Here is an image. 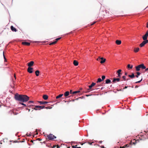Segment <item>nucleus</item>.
I'll return each mask as SVG.
<instances>
[{"mask_svg": "<svg viewBox=\"0 0 148 148\" xmlns=\"http://www.w3.org/2000/svg\"><path fill=\"white\" fill-rule=\"evenodd\" d=\"M145 35L148 36V30L146 32Z\"/></svg>", "mask_w": 148, "mask_h": 148, "instance_id": "45", "label": "nucleus"}, {"mask_svg": "<svg viewBox=\"0 0 148 148\" xmlns=\"http://www.w3.org/2000/svg\"><path fill=\"white\" fill-rule=\"evenodd\" d=\"M80 92V91L79 90L77 91H75L73 92L72 93V94H77V93H78L79 92Z\"/></svg>", "mask_w": 148, "mask_h": 148, "instance_id": "27", "label": "nucleus"}, {"mask_svg": "<svg viewBox=\"0 0 148 148\" xmlns=\"http://www.w3.org/2000/svg\"><path fill=\"white\" fill-rule=\"evenodd\" d=\"M63 95V94H60L58 96H56V99H58L61 97H62V96Z\"/></svg>", "mask_w": 148, "mask_h": 148, "instance_id": "23", "label": "nucleus"}, {"mask_svg": "<svg viewBox=\"0 0 148 148\" xmlns=\"http://www.w3.org/2000/svg\"><path fill=\"white\" fill-rule=\"evenodd\" d=\"M72 92V90H70V92H70V93H71V94H72V92Z\"/></svg>", "mask_w": 148, "mask_h": 148, "instance_id": "49", "label": "nucleus"}, {"mask_svg": "<svg viewBox=\"0 0 148 148\" xmlns=\"http://www.w3.org/2000/svg\"><path fill=\"white\" fill-rule=\"evenodd\" d=\"M70 94V92L69 91H67L65 92L64 94V95L65 97H66L68 96Z\"/></svg>", "mask_w": 148, "mask_h": 148, "instance_id": "12", "label": "nucleus"}, {"mask_svg": "<svg viewBox=\"0 0 148 148\" xmlns=\"http://www.w3.org/2000/svg\"><path fill=\"white\" fill-rule=\"evenodd\" d=\"M22 44L27 46H29L30 43L29 42H22Z\"/></svg>", "mask_w": 148, "mask_h": 148, "instance_id": "10", "label": "nucleus"}, {"mask_svg": "<svg viewBox=\"0 0 148 148\" xmlns=\"http://www.w3.org/2000/svg\"><path fill=\"white\" fill-rule=\"evenodd\" d=\"M96 84V83L94 82H92V84H91V85L89 86H88V87L89 88L87 90H89L90 89H91Z\"/></svg>", "mask_w": 148, "mask_h": 148, "instance_id": "6", "label": "nucleus"}, {"mask_svg": "<svg viewBox=\"0 0 148 148\" xmlns=\"http://www.w3.org/2000/svg\"><path fill=\"white\" fill-rule=\"evenodd\" d=\"M136 74H137V75L139 76V75H140V73L139 72H137L136 73Z\"/></svg>", "mask_w": 148, "mask_h": 148, "instance_id": "44", "label": "nucleus"}, {"mask_svg": "<svg viewBox=\"0 0 148 148\" xmlns=\"http://www.w3.org/2000/svg\"><path fill=\"white\" fill-rule=\"evenodd\" d=\"M99 58H97V60L98 61L100 59L101 61H100V63L102 64V58H100V57H99Z\"/></svg>", "mask_w": 148, "mask_h": 148, "instance_id": "34", "label": "nucleus"}, {"mask_svg": "<svg viewBox=\"0 0 148 148\" xmlns=\"http://www.w3.org/2000/svg\"><path fill=\"white\" fill-rule=\"evenodd\" d=\"M139 48H135L134 49V51L135 52H138V51H139Z\"/></svg>", "mask_w": 148, "mask_h": 148, "instance_id": "22", "label": "nucleus"}, {"mask_svg": "<svg viewBox=\"0 0 148 148\" xmlns=\"http://www.w3.org/2000/svg\"><path fill=\"white\" fill-rule=\"evenodd\" d=\"M39 107L38 106H35V108H34V109L36 110H38Z\"/></svg>", "mask_w": 148, "mask_h": 148, "instance_id": "26", "label": "nucleus"}, {"mask_svg": "<svg viewBox=\"0 0 148 148\" xmlns=\"http://www.w3.org/2000/svg\"><path fill=\"white\" fill-rule=\"evenodd\" d=\"M133 66L132 65H130V64H128L127 65V68L129 69H132L133 68Z\"/></svg>", "mask_w": 148, "mask_h": 148, "instance_id": "21", "label": "nucleus"}, {"mask_svg": "<svg viewBox=\"0 0 148 148\" xmlns=\"http://www.w3.org/2000/svg\"><path fill=\"white\" fill-rule=\"evenodd\" d=\"M148 71V68H147V69H145V71Z\"/></svg>", "mask_w": 148, "mask_h": 148, "instance_id": "53", "label": "nucleus"}, {"mask_svg": "<svg viewBox=\"0 0 148 148\" xmlns=\"http://www.w3.org/2000/svg\"><path fill=\"white\" fill-rule=\"evenodd\" d=\"M127 86H125V87L123 88V89H126V88H127Z\"/></svg>", "mask_w": 148, "mask_h": 148, "instance_id": "52", "label": "nucleus"}, {"mask_svg": "<svg viewBox=\"0 0 148 148\" xmlns=\"http://www.w3.org/2000/svg\"><path fill=\"white\" fill-rule=\"evenodd\" d=\"M56 43V42L55 41H54V42H52L51 43H50L49 44V45H53L55 44Z\"/></svg>", "mask_w": 148, "mask_h": 148, "instance_id": "29", "label": "nucleus"}, {"mask_svg": "<svg viewBox=\"0 0 148 148\" xmlns=\"http://www.w3.org/2000/svg\"><path fill=\"white\" fill-rule=\"evenodd\" d=\"M133 141H134V142H133V143L135 145L136 144V140L135 139H134L133 140Z\"/></svg>", "mask_w": 148, "mask_h": 148, "instance_id": "43", "label": "nucleus"}, {"mask_svg": "<svg viewBox=\"0 0 148 148\" xmlns=\"http://www.w3.org/2000/svg\"><path fill=\"white\" fill-rule=\"evenodd\" d=\"M148 36H147L146 35H143L142 37V38L144 40H147Z\"/></svg>", "mask_w": 148, "mask_h": 148, "instance_id": "13", "label": "nucleus"}, {"mask_svg": "<svg viewBox=\"0 0 148 148\" xmlns=\"http://www.w3.org/2000/svg\"><path fill=\"white\" fill-rule=\"evenodd\" d=\"M116 43L117 45H120L121 44V42L120 40H117L116 41Z\"/></svg>", "mask_w": 148, "mask_h": 148, "instance_id": "17", "label": "nucleus"}, {"mask_svg": "<svg viewBox=\"0 0 148 148\" xmlns=\"http://www.w3.org/2000/svg\"><path fill=\"white\" fill-rule=\"evenodd\" d=\"M128 76L131 78H133L135 76L134 73H132V75H128Z\"/></svg>", "mask_w": 148, "mask_h": 148, "instance_id": "19", "label": "nucleus"}, {"mask_svg": "<svg viewBox=\"0 0 148 148\" xmlns=\"http://www.w3.org/2000/svg\"><path fill=\"white\" fill-rule=\"evenodd\" d=\"M16 100L21 102H25L27 101L29 99V97L25 95H19L16 94L14 96Z\"/></svg>", "mask_w": 148, "mask_h": 148, "instance_id": "1", "label": "nucleus"}, {"mask_svg": "<svg viewBox=\"0 0 148 148\" xmlns=\"http://www.w3.org/2000/svg\"><path fill=\"white\" fill-rule=\"evenodd\" d=\"M146 27H147V28H148V22L147 23V26H146Z\"/></svg>", "mask_w": 148, "mask_h": 148, "instance_id": "51", "label": "nucleus"}, {"mask_svg": "<svg viewBox=\"0 0 148 148\" xmlns=\"http://www.w3.org/2000/svg\"><path fill=\"white\" fill-rule=\"evenodd\" d=\"M33 69L31 67H29L27 69V71L29 73H32L33 72Z\"/></svg>", "mask_w": 148, "mask_h": 148, "instance_id": "5", "label": "nucleus"}, {"mask_svg": "<svg viewBox=\"0 0 148 148\" xmlns=\"http://www.w3.org/2000/svg\"><path fill=\"white\" fill-rule=\"evenodd\" d=\"M106 61V59L102 57V64L104 63Z\"/></svg>", "mask_w": 148, "mask_h": 148, "instance_id": "33", "label": "nucleus"}, {"mask_svg": "<svg viewBox=\"0 0 148 148\" xmlns=\"http://www.w3.org/2000/svg\"><path fill=\"white\" fill-rule=\"evenodd\" d=\"M96 82H97V83H101V82H102V79L101 78H99L98 79H97V81Z\"/></svg>", "mask_w": 148, "mask_h": 148, "instance_id": "24", "label": "nucleus"}, {"mask_svg": "<svg viewBox=\"0 0 148 148\" xmlns=\"http://www.w3.org/2000/svg\"><path fill=\"white\" fill-rule=\"evenodd\" d=\"M120 79L119 78H114L113 79V80L112 81V82L114 83H115L116 82V81H117V82H119L120 81Z\"/></svg>", "mask_w": 148, "mask_h": 148, "instance_id": "14", "label": "nucleus"}, {"mask_svg": "<svg viewBox=\"0 0 148 148\" xmlns=\"http://www.w3.org/2000/svg\"><path fill=\"white\" fill-rule=\"evenodd\" d=\"M38 102L40 104H43L48 103V102L47 101H38Z\"/></svg>", "mask_w": 148, "mask_h": 148, "instance_id": "20", "label": "nucleus"}, {"mask_svg": "<svg viewBox=\"0 0 148 148\" xmlns=\"http://www.w3.org/2000/svg\"><path fill=\"white\" fill-rule=\"evenodd\" d=\"M30 142H32V143H33V144H34V141L32 140H31Z\"/></svg>", "mask_w": 148, "mask_h": 148, "instance_id": "54", "label": "nucleus"}, {"mask_svg": "<svg viewBox=\"0 0 148 148\" xmlns=\"http://www.w3.org/2000/svg\"><path fill=\"white\" fill-rule=\"evenodd\" d=\"M111 83V81L109 79H107L106 80L105 83V84H109Z\"/></svg>", "mask_w": 148, "mask_h": 148, "instance_id": "15", "label": "nucleus"}, {"mask_svg": "<svg viewBox=\"0 0 148 148\" xmlns=\"http://www.w3.org/2000/svg\"><path fill=\"white\" fill-rule=\"evenodd\" d=\"M52 108V107H51L49 106H47V107H46L45 108L46 109H51Z\"/></svg>", "mask_w": 148, "mask_h": 148, "instance_id": "32", "label": "nucleus"}, {"mask_svg": "<svg viewBox=\"0 0 148 148\" xmlns=\"http://www.w3.org/2000/svg\"><path fill=\"white\" fill-rule=\"evenodd\" d=\"M138 86L136 85L135 87V88H138Z\"/></svg>", "mask_w": 148, "mask_h": 148, "instance_id": "57", "label": "nucleus"}, {"mask_svg": "<svg viewBox=\"0 0 148 148\" xmlns=\"http://www.w3.org/2000/svg\"><path fill=\"white\" fill-rule=\"evenodd\" d=\"M127 72H125V75H127Z\"/></svg>", "mask_w": 148, "mask_h": 148, "instance_id": "55", "label": "nucleus"}, {"mask_svg": "<svg viewBox=\"0 0 148 148\" xmlns=\"http://www.w3.org/2000/svg\"><path fill=\"white\" fill-rule=\"evenodd\" d=\"M147 42L146 40H144L143 41L142 43L140 44L139 45V46L140 47H142L144 46V45L147 43Z\"/></svg>", "mask_w": 148, "mask_h": 148, "instance_id": "4", "label": "nucleus"}, {"mask_svg": "<svg viewBox=\"0 0 148 148\" xmlns=\"http://www.w3.org/2000/svg\"><path fill=\"white\" fill-rule=\"evenodd\" d=\"M146 41L147 42V43H148V40H146Z\"/></svg>", "mask_w": 148, "mask_h": 148, "instance_id": "64", "label": "nucleus"}, {"mask_svg": "<svg viewBox=\"0 0 148 148\" xmlns=\"http://www.w3.org/2000/svg\"><path fill=\"white\" fill-rule=\"evenodd\" d=\"M130 144H126L125 145V147H130Z\"/></svg>", "mask_w": 148, "mask_h": 148, "instance_id": "36", "label": "nucleus"}, {"mask_svg": "<svg viewBox=\"0 0 148 148\" xmlns=\"http://www.w3.org/2000/svg\"><path fill=\"white\" fill-rule=\"evenodd\" d=\"M117 90L118 91H121V89H120V90Z\"/></svg>", "mask_w": 148, "mask_h": 148, "instance_id": "62", "label": "nucleus"}, {"mask_svg": "<svg viewBox=\"0 0 148 148\" xmlns=\"http://www.w3.org/2000/svg\"><path fill=\"white\" fill-rule=\"evenodd\" d=\"M96 87L97 88H100L99 87H101V83H97V82H96Z\"/></svg>", "mask_w": 148, "mask_h": 148, "instance_id": "8", "label": "nucleus"}, {"mask_svg": "<svg viewBox=\"0 0 148 148\" xmlns=\"http://www.w3.org/2000/svg\"><path fill=\"white\" fill-rule=\"evenodd\" d=\"M85 143H88V144H89V145H91L92 143H93V142L90 143V142H85Z\"/></svg>", "mask_w": 148, "mask_h": 148, "instance_id": "38", "label": "nucleus"}, {"mask_svg": "<svg viewBox=\"0 0 148 148\" xmlns=\"http://www.w3.org/2000/svg\"><path fill=\"white\" fill-rule=\"evenodd\" d=\"M122 78H123V80L124 81H126L128 80V79H127L126 77L125 76H123L122 77Z\"/></svg>", "mask_w": 148, "mask_h": 148, "instance_id": "28", "label": "nucleus"}, {"mask_svg": "<svg viewBox=\"0 0 148 148\" xmlns=\"http://www.w3.org/2000/svg\"><path fill=\"white\" fill-rule=\"evenodd\" d=\"M77 145H74L72 146V148H81L80 147H77Z\"/></svg>", "mask_w": 148, "mask_h": 148, "instance_id": "30", "label": "nucleus"}, {"mask_svg": "<svg viewBox=\"0 0 148 148\" xmlns=\"http://www.w3.org/2000/svg\"><path fill=\"white\" fill-rule=\"evenodd\" d=\"M73 64L75 66H77L78 65V62L77 61L74 60L73 61Z\"/></svg>", "mask_w": 148, "mask_h": 148, "instance_id": "16", "label": "nucleus"}, {"mask_svg": "<svg viewBox=\"0 0 148 148\" xmlns=\"http://www.w3.org/2000/svg\"><path fill=\"white\" fill-rule=\"evenodd\" d=\"M3 57H4V59L5 60V62H6V59L5 56V55H4V52H3Z\"/></svg>", "mask_w": 148, "mask_h": 148, "instance_id": "35", "label": "nucleus"}, {"mask_svg": "<svg viewBox=\"0 0 148 148\" xmlns=\"http://www.w3.org/2000/svg\"><path fill=\"white\" fill-rule=\"evenodd\" d=\"M35 74L36 76H38L39 75L40 71L38 70H37L35 71Z\"/></svg>", "mask_w": 148, "mask_h": 148, "instance_id": "25", "label": "nucleus"}, {"mask_svg": "<svg viewBox=\"0 0 148 148\" xmlns=\"http://www.w3.org/2000/svg\"><path fill=\"white\" fill-rule=\"evenodd\" d=\"M121 69L118 70L117 72V73H118V76L117 77H120L121 76Z\"/></svg>", "mask_w": 148, "mask_h": 148, "instance_id": "7", "label": "nucleus"}, {"mask_svg": "<svg viewBox=\"0 0 148 148\" xmlns=\"http://www.w3.org/2000/svg\"><path fill=\"white\" fill-rule=\"evenodd\" d=\"M48 139L50 140H53L54 138H56V137L53 135V134H50L49 135H47Z\"/></svg>", "mask_w": 148, "mask_h": 148, "instance_id": "3", "label": "nucleus"}, {"mask_svg": "<svg viewBox=\"0 0 148 148\" xmlns=\"http://www.w3.org/2000/svg\"><path fill=\"white\" fill-rule=\"evenodd\" d=\"M56 145H53V147H56Z\"/></svg>", "mask_w": 148, "mask_h": 148, "instance_id": "60", "label": "nucleus"}, {"mask_svg": "<svg viewBox=\"0 0 148 148\" xmlns=\"http://www.w3.org/2000/svg\"><path fill=\"white\" fill-rule=\"evenodd\" d=\"M38 139L39 140V141H41V139H39V138H38Z\"/></svg>", "mask_w": 148, "mask_h": 148, "instance_id": "63", "label": "nucleus"}, {"mask_svg": "<svg viewBox=\"0 0 148 148\" xmlns=\"http://www.w3.org/2000/svg\"><path fill=\"white\" fill-rule=\"evenodd\" d=\"M43 98L45 100H46L48 99V97L47 95H44L43 96Z\"/></svg>", "mask_w": 148, "mask_h": 148, "instance_id": "18", "label": "nucleus"}, {"mask_svg": "<svg viewBox=\"0 0 148 148\" xmlns=\"http://www.w3.org/2000/svg\"><path fill=\"white\" fill-rule=\"evenodd\" d=\"M34 64V62L33 61H31L28 63V66L29 67H31Z\"/></svg>", "mask_w": 148, "mask_h": 148, "instance_id": "9", "label": "nucleus"}, {"mask_svg": "<svg viewBox=\"0 0 148 148\" xmlns=\"http://www.w3.org/2000/svg\"><path fill=\"white\" fill-rule=\"evenodd\" d=\"M45 107H45V106H42V109H43L44 108H45Z\"/></svg>", "mask_w": 148, "mask_h": 148, "instance_id": "50", "label": "nucleus"}, {"mask_svg": "<svg viewBox=\"0 0 148 148\" xmlns=\"http://www.w3.org/2000/svg\"><path fill=\"white\" fill-rule=\"evenodd\" d=\"M38 107H39L38 110H40L42 109V106H38Z\"/></svg>", "mask_w": 148, "mask_h": 148, "instance_id": "39", "label": "nucleus"}, {"mask_svg": "<svg viewBox=\"0 0 148 148\" xmlns=\"http://www.w3.org/2000/svg\"><path fill=\"white\" fill-rule=\"evenodd\" d=\"M11 30L13 32H16L17 31L16 29V28L14 27L13 26H11L10 27Z\"/></svg>", "mask_w": 148, "mask_h": 148, "instance_id": "11", "label": "nucleus"}, {"mask_svg": "<svg viewBox=\"0 0 148 148\" xmlns=\"http://www.w3.org/2000/svg\"><path fill=\"white\" fill-rule=\"evenodd\" d=\"M96 23V22H93L92 24H91L90 25H94V24H95Z\"/></svg>", "mask_w": 148, "mask_h": 148, "instance_id": "46", "label": "nucleus"}, {"mask_svg": "<svg viewBox=\"0 0 148 148\" xmlns=\"http://www.w3.org/2000/svg\"><path fill=\"white\" fill-rule=\"evenodd\" d=\"M57 147L58 148H59V145H57Z\"/></svg>", "mask_w": 148, "mask_h": 148, "instance_id": "59", "label": "nucleus"}, {"mask_svg": "<svg viewBox=\"0 0 148 148\" xmlns=\"http://www.w3.org/2000/svg\"><path fill=\"white\" fill-rule=\"evenodd\" d=\"M13 113L14 115H17L18 114V113L16 112L15 113L14 112H13Z\"/></svg>", "mask_w": 148, "mask_h": 148, "instance_id": "41", "label": "nucleus"}, {"mask_svg": "<svg viewBox=\"0 0 148 148\" xmlns=\"http://www.w3.org/2000/svg\"><path fill=\"white\" fill-rule=\"evenodd\" d=\"M14 77L15 78V79H16V77L15 75V74L14 75Z\"/></svg>", "mask_w": 148, "mask_h": 148, "instance_id": "56", "label": "nucleus"}, {"mask_svg": "<svg viewBox=\"0 0 148 148\" xmlns=\"http://www.w3.org/2000/svg\"><path fill=\"white\" fill-rule=\"evenodd\" d=\"M146 67L144 66L143 64H142L135 67L136 70V71H140V69H145Z\"/></svg>", "mask_w": 148, "mask_h": 148, "instance_id": "2", "label": "nucleus"}, {"mask_svg": "<svg viewBox=\"0 0 148 148\" xmlns=\"http://www.w3.org/2000/svg\"><path fill=\"white\" fill-rule=\"evenodd\" d=\"M120 148H125V146L124 145V146H123V147H120Z\"/></svg>", "mask_w": 148, "mask_h": 148, "instance_id": "48", "label": "nucleus"}, {"mask_svg": "<svg viewBox=\"0 0 148 148\" xmlns=\"http://www.w3.org/2000/svg\"><path fill=\"white\" fill-rule=\"evenodd\" d=\"M135 76H136V77H137V78H138V75H136Z\"/></svg>", "mask_w": 148, "mask_h": 148, "instance_id": "58", "label": "nucleus"}, {"mask_svg": "<svg viewBox=\"0 0 148 148\" xmlns=\"http://www.w3.org/2000/svg\"><path fill=\"white\" fill-rule=\"evenodd\" d=\"M20 103L21 104V105L24 106H25L26 105L24 103Z\"/></svg>", "mask_w": 148, "mask_h": 148, "instance_id": "47", "label": "nucleus"}, {"mask_svg": "<svg viewBox=\"0 0 148 148\" xmlns=\"http://www.w3.org/2000/svg\"><path fill=\"white\" fill-rule=\"evenodd\" d=\"M101 142H102V141H99V143H101Z\"/></svg>", "mask_w": 148, "mask_h": 148, "instance_id": "61", "label": "nucleus"}, {"mask_svg": "<svg viewBox=\"0 0 148 148\" xmlns=\"http://www.w3.org/2000/svg\"><path fill=\"white\" fill-rule=\"evenodd\" d=\"M34 103V101H29L28 102V103Z\"/></svg>", "mask_w": 148, "mask_h": 148, "instance_id": "40", "label": "nucleus"}, {"mask_svg": "<svg viewBox=\"0 0 148 148\" xmlns=\"http://www.w3.org/2000/svg\"><path fill=\"white\" fill-rule=\"evenodd\" d=\"M106 78V77L104 75H102V80H103Z\"/></svg>", "mask_w": 148, "mask_h": 148, "instance_id": "42", "label": "nucleus"}, {"mask_svg": "<svg viewBox=\"0 0 148 148\" xmlns=\"http://www.w3.org/2000/svg\"><path fill=\"white\" fill-rule=\"evenodd\" d=\"M61 37H59L55 39V41L56 42V43L57 42V41L59 40H60L61 38Z\"/></svg>", "mask_w": 148, "mask_h": 148, "instance_id": "31", "label": "nucleus"}, {"mask_svg": "<svg viewBox=\"0 0 148 148\" xmlns=\"http://www.w3.org/2000/svg\"><path fill=\"white\" fill-rule=\"evenodd\" d=\"M142 79H143L142 78L141 79V80L138 81H137V82H135V83H140L142 80Z\"/></svg>", "mask_w": 148, "mask_h": 148, "instance_id": "37", "label": "nucleus"}]
</instances>
